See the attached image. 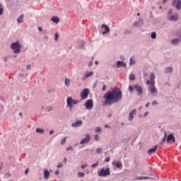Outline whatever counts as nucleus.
Wrapping results in <instances>:
<instances>
[{
	"mask_svg": "<svg viewBox=\"0 0 181 181\" xmlns=\"http://www.w3.org/2000/svg\"><path fill=\"white\" fill-rule=\"evenodd\" d=\"M103 107L106 105H112V104H117L122 100V91L118 88L112 89L111 91H107L104 95Z\"/></svg>",
	"mask_w": 181,
	"mask_h": 181,
	"instance_id": "obj_1",
	"label": "nucleus"
},
{
	"mask_svg": "<svg viewBox=\"0 0 181 181\" xmlns=\"http://www.w3.org/2000/svg\"><path fill=\"white\" fill-rule=\"evenodd\" d=\"M167 20L170 22H177L179 21V14L177 13H173V9L170 8L167 13Z\"/></svg>",
	"mask_w": 181,
	"mask_h": 181,
	"instance_id": "obj_2",
	"label": "nucleus"
},
{
	"mask_svg": "<svg viewBox=\"0 0 181 181\" xmlns=\"http://www.w3.org/2000/svg\"><path fill=\"white\" fill-rule=\"evenodd\" d=\"M11 50L13 51L14 54H19L21 53V49H22V45L19 43V41L12 42L10 45Z\"/></svg>",
	"mask_w": 181,
	"mask_h": 181,
	"instance_id": "obj_3",
	"label": "nucleus"
},
{
	"mask_svg": "<svg viewBox=\"0 0 181 181\" xmlns=\"http://www.w3.org/2000/svg\"><path fill=\"white\" fill-rule=\"evenodd\" d=\"M79 101L77 100H74L71 97H68L66 99L67 107H69V111H73V105L78 104Z\"/></svg>",
	"mask_w": 181,
	"mask_h": 181,
	"instance_id": "obj_4",
	"label": "nucleus"
},
{
	"mask_svg": "<svg viewBox=\"0 0 181 181\" xmlns=\"http://www.w3.org/2000/svg\"><path fill=\"white\" fill-rule=\"evenodd\" d=\"M111 173H110V168H107V169L102 168L99 172H98V176L100 177H105V176H110Z\"/></svg>",
	"mask_w": 181,
	"mask_h": 181,
	"instance_id": "obj_5",
	"label": "nucleus"
},
{
	"mask_svg": "<svg viewBox=\"0 0 181 181\" xmlns=\"http://www.w3.org/2000/svg\"><path fill=\"white\" fill-rule=\"evenodd\" d=\"M90 95V89L85 88L82 90V92L80 94V97L81 100H86L87 99V97Z\"/></svg>",
	"mask_w": 181,
	"mask_h": 181,
	"instance_id": "obj_6",
	"label": "nucleus"
},
{
	"mask_svg": "<svg viewBox=\"0 0 181 181\" xmlns=\"http://www.w3.org/2000/svg\"><path fill=\"white\" fill-rule=\"evenodd\" d=\"M148 91H149L153 97H156L158 95V88L155 86H148Z\"/></svg>",
	"mask_w": 181,
	"mask_h": 181,
	"instance_id": "obj_7",
	"label": "nucleus"
},
{
	"mask_svg": "<svg viewBox=\"0 0 181 181\" xmlns=\"http://www.w3.org/2000/svg\"><path fill=\"white\" fill-rule=\"evenodd\" d=\"M85 107L86 110H93V107H94V103L93 102V99L88 100L85 103Z\"/></svg>",
	"mask_w": 181,
	"mask_h": 181,
	"instance_id": "obj_8",
	"label": "nucleus"
},
{
	"mask_svg": "<svg viewBox=\"0 0 181 181\" xmlns=\"http://www.w3.org/2000/svg\"><path fill=\"white\" fill-rule=\"evenodd\" d=\"M134 90L136 91L139 97H141L144 94V89H142L141 86L139 85H134Z\"/></svg>",
	"mask_w": 181,
	"mask_h": 181,
	"instance_id": "obj_9",
	"label": "nucleus"
},
{
	"mask_svg": "<svg viewBox=\"0 0 181 181\" xmlns=\"http://www.w3.org/2000/svg\"><path fill=\"white\" fill-rule=\"evenodd\" d=\"M90 139L91 136L90 134H86V137L81 141L80 144L84 145V144H88Z\"/></svg>",
	"mask_w": 181,
	"mask_h": 181,
	"instance_id": "obj_10",
	"label": "nucleus"
},
{
	"mask_svg": "<svg viewBox=\"0 0 181 181\" xmlns=\"http://www.w3.org/2000/svg\"><path fill=\"white\" fill-rule=\"evenodd\" d=\"M134 115H136V109H134L129 115L128 119L130 122L134 121V118H135Z\"/></svg>",
	"mask_w": 181,
	"mask_h": 181,
	"instance_id": "obj_11",
	"label": "nucleus"
},
{
	"mask_svg": "<svg viewBox=\"0 0 181 181\" xmlns=\"http://www.w3.org/2000/svg\"><path fill=\"white\" fill-rule=\"evenodd\" d=\"M102 30H103V35H107V33H109L110 32V27L105 24L102 25Z\"/></svg>",
	"mask_w": 181,
	"mask_h": 181,
	"instance_id": "obj_12",
	"label": "nucleus"
},
{
	"mask_svg": "<svg viewBox=\"0 0 181 181\" xmlns=\"http://www.w3.org/2000/svg\"><path fill=\"white\" fill-rule=\"evenodd\" d=\"M83 125V120H78L74 123H72L71 124V127L72 128H78V127H81Z\"/></svg>",
	"mask_w": 181,
	"mask_h": 181,
	"instance_id": "obj_13",
	"label": "nucleus"
},
{
	"mask_svg": "<svg viewBox=\"0 0 181 181\" xmlns=\"http://www.w3.org/2000/svg\"><path fill=\"white\" fill-rule=\"evenodd\" d=\"M173 6H175L176 9L177 11H180L181 6H180V1L174 0L172 3Z\"/></svg>",
	"mask_w": 181,
	"mask_h": 181,
	"instance_id": "obj_14",
	"label": "nucleus"
},
{
	"mask_svg": "<svg viewBox=\"0 0 181 181\" xmlns=\"http://www.w3.org/2000/svg\"><path fill=\"white\" fill-rule=\"evenodd\" d=\"M170 142H176L175 136L173 134H169L167 138V144H170Z\"/></svg>",
	"mask_w": 181,
	"mask_h": 181,
	"instance_id": "obj_15",
	"label": "nucleus"
},
{
	"mask_svg": "<svg viewBox=\"0 0 181 181\" xmlns=\"http://www.w3.org/2000/svg\"><path fill=\"white\" fill-rule=\"evenodd\" d=\"M142 25H144V20L141 18H139V21L134 22L133 23L134 28H139V27L142 26Z\"/></svg>",
	"mask_w": 181,
	"mask_h": 181,
	"instance_id": "obj_16",
	"label": "nucleus"
},
{
	"mask_svg": "<svg viewBox=\"0 0 181 181\" xmlns=\"http://www.w3.org/2000/svg\"><path fill=\"white\" fill-rule=\"evenodd\" d=\"M116 67L119 69V67H123V69H125L127 67V64L122 61H117L116 62Z\"/></svg>",
	"mask_w": 181,
	"mask_h": 181,
	"instance_id": "obj_17",
	"label": "nucleus"
},
{
	"mask_svg": "<svg viewBox=\"0 0 181 181\" xmlns=\"http://www.w3.org/2000/svg\"><path fill=\"white\" fill-rule=\"evenodd\" d=\"M164 73L165 74H171V73H173V67L172 66H168L164 69Z\"/></svg>",
	"mask_w": 181,
	"mask_h": 181,
	"instance_id": "obj_18",
	"label": "nucleus"
},
{
	"mask_svg": "<svg viewBox=\"0 0 181 181\" xmlns=\"http://www.w3.org/2000/svg\"><path fill=\"white\" fill-rule=\"evenodd\" d=\"M158 149V146H155L154 147H153L152 148H150L147 153H148V155H152V153L156 152V150Z\"/></svg>",
	"mask_w": 181,
	"mask_h": 181,
	"instance_id": "obj_19",
	"label": "nucleus"
},
{
	"mask_svg": "<svg viewBox=\"0 0 181 181\" xmlns=\"http://www.w3.org/2000/svg\"><path fill=\"white\" fill-rule=\"evenodd\" d=\"M49 176H50V173L49 172V170L44 169V179L47 180V179H49Z\"/></svg>",
	"mask_w": 181,
	"mask_h": 181,
	"instance_id": "obj_20",
	"label": "nucleus"
},
{
	"mask_svg": "<svg viewBox=\"0 0 181 181\" xmlns=\"http://www.w3.org/2000/svg\"><path fill=\"white\" fill-rule=\"evenodd\" d=\"M151 179L152 178L149 177H136L135 180H149Z\"/></svg>",
	"mask_w": 181,
	"mask_h": 181,
	"instance_id": "obj_21",
	"label": "nucleus"
},
{
	"mask_svg": "<svg viewBox=\"0 0 181 181\" xmlns=\"http://www.w3.org/2000/svg\"><path fill=\"white\" fill-rule=\"evenodd\" d=\"M170 43L175 45H179V43H180V39L175 38V39L171 40Z\"/></svg>",
	"mask_w": 181,
	"mask_h": 181,
	"instance_id": "obj_22",
	"label": "nucleus"
},
{
	"mask_svg": "<svg viewBox=\"0 0 181 181\" xmlns=\"http://www.w3.org/2000/svg\"><path fill=\"white\" fill-rule=\"evenodd\" d=\"M94 74V72L90 71V72H86L85 74V78H82V80H86V78H88V77H90V76H93Z\"/></svg>",
	"mask_w": 181,
	"mask_h": 181,
	"instance_id": "obj_23",
	"label": "nucleus"
},
{
	"mask_svg": "<svg viewBox=\"0 0 181 181\" xmlns=\"http://www.w3.org/2000/svg\"><path fill=\"white\" fill-rule=\"evenodd\" d=\"M25 18V15L21 14L20 16V17L18 18H17V22H18V23H22V22H23V18Z\"/></svg>",
	"mask_w": 181,
	"mask_h": 181,
	"instance_id": "obj_24",
	"label": "nucleus"
},
{
	"mask_svg": "<svg viewBox=\"0 0 181 181\" xmlns=\"http://www.w3.org/2000/svg\"><path fill=\"white\" fill-rule=\"evenodd\" d=\"M51 21H52L54 23H57L58 22L60 21V19L57 16H54L51 18Z\"/></svg>",
	"mask_w": 181,
	"mask_h": 181,
	"instance_id": "obj_25",
	"label": "nucleus"
},
{
	"mask_svg": "<svg viewBox=\"0 0 181 181\" xmlns=\"http://www.w3.org/2000/svg\"><path fill=\"white\" fill-rule=\"evenodd\" d=\"M116 168L117 169H122V163H121V161H117L116 163Z\"/></svg>",
	"mask_w": 181,
	"mask_h": 181,
	"instance_id": "obj_26",
	"label": "nucleus"
},
{
	"mask_svg": "<svg viewBox=\"0 0 181 181\" xmlns=\"http://www.w3.org/2000/svg\"><path fill=\"white\" fill-rule=\"evenodd\" d=\"M155 78H156V76H155V73L151 72L150 74V80H151V81H155Z\"/></svg>",
	"mask_w": 181,
	"mask_h": 181,
	"instance_id": "obj_27",
	"label": "nucleus"
},
{
	"mask_svg": "<svg viewBox=\"0 0 181 181\" xmlns=\"http://www.w3.org/2000/svg\"><path fill=\"white\" fill-rule=\"evenodd\" d=\"M35 131L37 134H45V129H43L37 128Z\"/></svg>",
	"mask_w": 181,
	"mask_h": 181,
	"instance_id": "obj_28",
	"label": "nucleus"
},
{
	"mask_svg": "<svg viewBox=\"0 0 181 181\" xmlns=\"http://www.w3.org/2000/svg\"><path fill=\"white\" fill-rule=\"evenodd\" d=\"M65 86L66 87H69L70 86V79L65 78Z\"/></svg>",
	"mask_w": 181,
	"mask_h": 181,
	"instance_id": "obj_29",
	"label": "nucleus"
},
{
	"mask_svg": "<svg viewBox=\"0 0 181 181\" xmlns=\"http://www.w3.org/2000/svg\"><path fill=\"white\" fill-rule=\"evenodd\" d=\"M135 63H136V61H135V59H133L132 58H131L130 61H129V65L134 66V64H135Z\"/></svg>",
	"mask_w": 181,
	"mask_h": 181,
	"instance_id": "obj_30",
	"label": "nucleus"
},
{
	"mask_svg": "<svg viewBox=\"0 0 181 181\" xmlns=\"http://www.w3.org/2000/svg\"><path fill=\"white\" fill-rule=\"evenodd\" d=\"M132 32L130 30H126L124 31V35H131Z\"/></svg>",
	"mask_w": 181,
	"mask_h": 181,
	"instance_id": "obj_31",
	"label": "nucleus"
},
{
	"mask_svg": "<svg viewBox=\"0 0 181 181\" xmlns=\"http://www.w3.org/2000/svg\"><path fill=\"white\" fill-rule=\"evenodd\" d=\"M151 39H156V33L153 32L151 35Z\"/></svg>",
	"mask_w": 181,
	"mask_h": 181,
	"instance_id": "obj_32",
	"label": "nucleus"
},
{
	"mask_svg": "<svg viewBox=\"0 0 181 181\" xmlns=\"http://www.w3.org/2000/svg\"><path fill=\"white\" fill-rule=\"evenodd\" d=\"M84 176H86V174L84 173H78V177H84Z\"/></svg>",
	"mask_w": 181,
	"mask_h": 181,
	"instance_id": "obj_33",
	"label": "nucleus"
},
{
	"mask_svg": "<svg viewBox=\"0 0 181 181\" xmlns=\"http://www.w3.org/2000/svg\"><path fill=\"white\" fill-rule=\"evenodd\" d=\"M98 162H97L91 165V168H93V169H95V168H98Z\"/></svg>",
	"mask_w": 181,
	"mask_h": 181,
	"instance_id": "obj_34",
	"label": "nucleus"
},
{
	"mask_svg": "<svg viewBox=\"0 0 181 181\" xmlns=\"http://www.w3.org/2000/svg\"><path fill=\"white\" fill-rule=\"evenodd\" d=\"M129 80H135V75L131 74L129 75Z\"/></svg>",
	"mask_w": 181,
	"mask_h": 181,
	"instance_id": "obj_35",
	"label": "nucleus"
},
{
	"mask_svg": "<svg viewBox=\"0 0 181 181\" xmlns=\"http://www.w3.org/2000/svg\"><path fill=\"white\" fill-rule=\"evenodd\" d=\"M103 151V148H98L97 149H96V153H98V154H100V153H101V151Z\"/></svg>",
	"mask_w": 181,
	"mask_h": 181,
	"instance_id": "obj_36",
	"label": "nucleus"
},
{
	"mask_svg": "<svg viewBox=\"0 0 181 181\" xmlns=\"http://www.w3.org/2000/svg\"><path fill=\"white\" fill-rule=\"evenodd\" d=\"M134 88H135L132 87V86H129L128 90H129V93H132V91H134Z\"/></svg>",
	"mask_w": 181,
	"mask_h": 181,
	"instance_id": "obj_37",
	"label": "nucleus"
},
{
	"mask_svg": "<svg viewBox=\"0 0 181 181\" xmlns=\"http://www.w3.org/2000/svg\"><path fill=\"white\" fill-rule=\"evenodd\" d=\"M66 139H67V137H65L62 141H61V145H64L66 144Z\"/></svg>",
	"mask_w": 181,
	"mask_h": 181,
	"instance_id": "obj_38",
	"label": "nucleus"
},
{
	"mask_svg": "<svg viewBox=\"0 0 181 181\" xmlns=\"http://www.w3.org/2000/svg\"><path fill=\"white\" fill-rule=\"evenodd\" d=\"M87 166H88V165H87V163H84L83 165H82L81 166V169H86V168H87Z\"/></svg>",
	"mask_w": 181,
	"mask_h": 181,
	"instance_id": "obj_39",
	"label": "nucleus"
},
{
	"mask_svg": "<svg viewBox=\"0 0 181 181\" xmlns=\"http://www.w3.org/2000/svg\"><path fill=\"white\" fill-rule=\"evenodd\" d=\"M101 131H103V130L101 129V127H96V132H101Z\"/></svg>",
	"mask_w": 181,
	"mask_h": 181,
	"instance_id": "obj_40",
	"label": "nucleus"
},
{
	"mask_svg": "<svg viewBox=\"0 0 181 181\" xmlns=\"http://www.w3.org/2000/svg\"><path fill=\"white\" fill-rule=\"evenodd\" d=\"M151 104H152V105H158L159 103H158V101L154 100V101L152 102Z\"/></svg>",
	"mask_w": 181,
	"mask_h": 181,
	"instance_id": "obj_41",
	"label": "nucleus"
},
{
	"mask_svg": "<svg viewBox=\"0 0 181 181\" xmlns=\"http://www.w3.org/2000/svg\"><path fill=\"white\" fill-rule=\"evenodd\" d=\"M63 167V163H59L58 165H57V168H58V169H60V168H62Z\"/></svg>",
	"mask_w": 181,
	"mask_h": 181,
	"instance_id": "obj_42",
	"label": "nucleus"
},
{
	"mask_svg": "<svg viewBox=\"0 0 181 181\" xmlns=\"http://www.w3.org/2000/svg\"><path fill=\"white\" fill-rule=\"evenodd\" d=\"M102 90H103V91H107V86L103 85Z\"/></svg>",
	"mask_w": 181,
	"mask_h": 181,
	"instance_id": "obj_43",
	"label": "nucleus"
},
{
	"mask_svg": "<svg viewBox=\"0 0 181 181\" xmlns=\"http://www.w3.org/2000/svg\"><path fill=\"white\" fill-rule=\"evenodd\" d=\"M100 139V137L98 136V134L95 135V141H98Z\"/></svg>",
	"mask_w": 181,
	"mask_h": 181,
	"instance_id": "obj_44",
	"label": "nucleus"
},
{
	"mask_svg": "<svg viewBox=\"0 0 181 181\" xmlns=\"http://www.w3.org/2000/svg\"><path fill=\"white\" fill-rule=\"evenodd\" d=\"M110 160H111V158H110V157H107V158H105V162L108 163V162H110Z\"/></svg>",
	"mask_w": 181,
	"mask_h": 181,
	"instance_id": "obj_45",
	"label": "nucleus"
},
{
	"mask_svg": "<svg viewBox=\"0 0 181 181\" xmlns=\"http://www.w3.org/2000/svg\"><path fill=\"white\" fill-rule=\"evenodd\" d=\"M150 84L152 87H155V81H151Z\"/></svg>",
	"mask_w": 181,
	"mask_h": 181,
	"instance_id": "obj_46",
	"label": "nucleus"
},
{
	"mask_svg": "<svg viewBox=\"0 0 181 181\" xmlns=\"http://www.w3.org/2000/svg\"><path fill=\"white\" fill-rule=\"evenodd\" d=\"M148 114H149V112H146L144 114V118H146V117H148Z\"/></svg>",
	"mask_w": 181,
	"mask_h": 181,
	"instance_id": "obj_47",
	"label": "nucleus"
},
{
	"mask_svg": "<svg viewBox=\"0 0 181 181\" xmlns=\"http://www.w3.org/2000/svg\"><path fill=\"white\" fill-rule=\"evenodd\" d=\"M66 151H73V147L71 146H69L66 148Z\"/></svg>",
	"mask_w": 181,
	"mask_h": 181,
	"instance_id": "obj_48",
	"label": "nucleus"
},
{
	"mask_svg": "<svg viewBox=\"0 0 181 181\" xmlns=\"http://www.w3.org/2000/svg\"><path fill=\"white\" fill-rule=\"evenodd\" d=\"M27 70H30V69H32V66H30V64L27 65Z\"/></svg>",
	"mask_w": 181,
	"mask_h": 181,
	"instance_id": "obj_49",
	"label": "nucleus"
},
{
	"mask_svg": "<svg viewBox=\"0 0 181 181\" xmlns=\"http://www.w3.org/2000/svg\"><path fill=\"white\" fill-rule=\"evenodd\" d=\"M4 13V8H0V15H2Z\"/></svg>",
	"mask_w": 181,
	"mask_h": 181,
	"instance_id": "obj_50",
	"label": "nucleus"
},
{
	"mask_svg": "<svg viewBox=\"0 0 181 181\" xmlns=\"http://www.w3.org/2000/svg\"><path fill=\"white\" fill-rule=\"evenodd\" d=\"M165 139H166V136H164L162 141L160 142V145H162V144H163V142H165Z\"/></svg>",
	"mask_w": 181,
	"mask_h": 181,
	"instance_id": "obj_51",
	"label": "nucleus"
},
{
	"mask_svg": "<svg viewBox=\"0 0 181 181\" xmlns=\"http://www.w3.org/2000/svg\"><path fill=\"white\" fill-rule=\"evenodd\" d=\"M59 39V33L55 34V40H57Z\"/></svg>",
	"mask_w": 181,
	"mask_h": 181,
	"instance_id": "obj_52",
	"label": "nucleus"
},
{
	"mask_svg": "<svg viewBox=\"0 0 181 181\" xmlns=\"http://www.w3.org/2000/svg\"><path fill=\"white\" fill-rule=\"evenodd\" d=\"M6 176H7V177H11V173H7L6 174Z\"/></svg>",
	"mask_w": 181,
	"mask_h": 181,
	"instance_id": "obj_53",
	"label": "nucleus"
},
{
	"mask_svg": "<svg viewBox=\"0 0 181 181\" xmlns=\"http://www.w3.org/2000/svg\"><path fill=\"white\" fill-rule=\"evenodd\" d=\"M120 59L121 60H125V57H124V55H121L120 56Z\"/></svg>",
	"mask_w": 181,
	"mask_h": 181,
	"instance_id": "obj_54",
	"label": "nucleus"
},
{
	"mask_svg": "<svg viewBox=\"0 0 181 181\" xmlns=\"http://www.w3.org/2000/svg\"><path fill=\"white\" fill-rule=\"evenodd\" d=\"M151 80H147L146 81V84L148 85V86H149V84H151Z\"/></svg>",
	"mask_w": 181,
	"mask_h": 181,
	"instance_id": "obj_55",
	"label": "nucleus"
},
{
	"mask_svg": "<svg viewBox=\"0 0 181 181\" xmlns=\"http://www.w3.org/2000/svg\"><path fill=\"white\" fill-rule=\"evenodd\" d=\"M91 66H93V61L90 62L88 64L89 67H91Z\"/></svg>",
	"mask_w": 181,
	"mask_h": 181,
	"instance_id": "obj_56",
	"label": "nucleus"
},
{
	"mask_svg": "<svg viewBox=\"0 0 181 181\" xmlns=\"http://www.w3.org/2000/svg\"><path fill=\"white\" fill-rule=\"evenodd\" d=\"M54 134V130L49 131V135Z\"/></svg>",
	"mask_w": 181,
	"mask_h": 181,
	"instance_id": "obj_57",
	"label": "nucleus"
},
{
	"mask_svg": "<svg viewBox=\"0 0 181 181\" xmlns=\"http://www.w3.org/2000/svg\"><path fill=\"white\" fill-rule=\"evenodd\" d=\"M38 30L40 32H42L43 31V28H42V27H38Z\"/></svg>",
	"mask_w": 181,
	"mask_h": 181,
	"instance_id": "obj_58",
	"label": "nucleus"
},
{
	"mask_svg": "<svg viewBox=\"0 0 181 181\" xmlns=\"http://www.w3.org/2000/svg\"><path fill=\"white\" fill-rule=\"evenodd\" d=\"M4 168V164H0V170H2Z\"/></svg>",
	"mask_w": 181,
	"mask_h": 181,
	"instance_id": "obj_59",
	"label": "nucleus"
},
{
	"mask_svg": "<svg viewBox=\"0 0 181 181\" xmlns=\"http://www.w3.org/2000/svg\"><path fill=\"white\" fill-rule=\"evenodd\" d=\"M150 104H151L150 103H147L146 104L145 107H146V108H148V107H149Z\"/></svg>",
	"mask_w": 181,
	"mask_h": 181,
	"instance_id": "obj_60",
	"label": "nucleus"
},
{
	"mask_svg": "<svg viewBox=\"0 0 181 181\" xmlns=\"http://www.w3.org/2000/svg\"><path fill=\"white\" fill-rule=\"evenodd\" d=\"M28 173H29V169H27V170L25 171V175H28Z\"/></svg>",
	"mask_w": 181,
	"mask_h": 181,
	"instance_id": "obj_61",
	"label": "nucleus"
},
{
	"mask_svg": "<svg viewBox=\"0 0 181 181\" xmlns=\"http://www.w3.org/2000/svg\"><path fill=\"white\" fill-rule=\"evenodd\" d=\"M54 173H55L56 175H59V173H60L59 172V170H56V171L54 172Z\"/></svg>",
	"mask_w": 181,
	"mask_h": 181,
	"instance_id": "obj_62",
	"label": "nucleus"
},
{
	"mask_svg": "<svg viewBox=\"0 0 181 181\" xmlns=\"http://www.w3.org/2000/svg\"><path fill=\"white\" fill-rule=\"evenodd\" d=\"M142 108H143V107L141 106V107H139L138 108V110H139V111H141V110H142Z\"/></svg>",
	"mask_w": 181,
	"mask_h": 181,
	"instance_id": "obj_63",
	"label": "nucleus"
},
{
	"mask_svg": "<svg viewBox=\"0 0 181 181\" xmlns=\"http://www.w3.org/2000/svg\"><path fill=\"white\" fill-rule=\"evenodd\" d=\"M95 64L98 65V61H95Z\"/></svg>",
	"mask_w": 181,
	"mask_h": 181,
	"instance_id": "obj_64",
	"label": "nucleus"
}]
</instances>
